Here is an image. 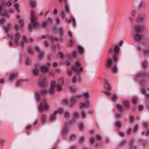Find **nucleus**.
<instances>
[{
	"instance_id": "nucleus-1",
	"label": "nucleus",
	"mask_w": 149,
	"mask_h": 149,
	"mask_svg": "<svg viewBox=\"0 0 149 149\" xmlns=\"http://www.w3.org/2000/svg\"><path fill=\"white\" fill-rule=\"evenodd\" d=\"M8 36L11 38L14 42V44L16 46L20 45L22 47L24 46V44L27 41V39L26 36H22V40L19 41L20 35L18 33H16L13 36L11 35H8Z\"/></svg>"
},
{
	"instance_id": "nucleus-2",
	"label": "nucleus",
	"mask_w": 149,
	"mask_h": 149,
	"mask_svg": "<svg viewBox=\"0 0 149 149\" xmlns=\"http://www.w3.org/2000/svg\"><path fill=\"white\" fill-rule=\"evenodd\" d=\"M63 83L64 80L62 78L58 80L57 84L56 83L54 80H52L51 82L50 87L48 89V92L51 93H53L54 92L55 88H57L58 91H60L62 89V87Z\"/></svg>"
},
{
	"instance_id": "nucleus-3",
	"label": "nucleus",
	"mask_w": 149,
	"mask_h": 149,
	"mask_svg": "<svg viewBox=\"0 0 149 149\" xmlns=\"http://www.w3.org/2000/svg\"><path fill=\"white\" fill-rule=\"evenodd\" d=\"M30 24L29 25L28 28L31 30L33 28L37 27L38 26L39 24L37 22L36 17L34 15V12L32 10L30 13Z\"/></svg>"
},
{
	"instance_id": "nucleus-4",
	"label": "nucleus",
	"mask_w": 149,
	"mask_h": 149,
	"mask_svg": "<svg viewBox=\"0 0 149 149\" xmlns=\"http://www.w3.org/2000/svg\"><path fill=\"white\" fill-rule=\"evenodd\" d=\"M71 68L77 74H80L83 70L82 67L80 66V63L77 61L75 62L74 66H71Z\"/></svg>"
},
{
	"instance_id": "nucleus-5",
	"label": "nucleus",
	"mask_w": 149,
	"mask_h": 149,
	"mask_svg": "<svg viewBox=\"0 0 149 149\" xmlns=\"http://www.w3.org/2000/svg\"><path fill=\"white\" fill-rule=\"evenodd\" d=\"M63 109L62 108H59L56 110L54 111V112L51 114L49 120L50 121H52L56 117V115L58 113H61L63 111Z\"/></svg>"
},
{
	"instance_id": "nucleus-6",
	"label": "nucleus",
	"mask_w": 149,
	"mask_h": 149,
	"mask_svg": "<svg viewBox=\"0 0 149 149\" xmlns=\"http://www.w3.org/2000/svg\"><path fill=\"white\" fill-rule=\"evenodd\" d=\"M145 29V26L141 24H137L134 26V32L140 33Z\"/></svg>"
},
{
	"instance_id": "nucleus-7",
	"label": "nucleus",
	"mask_w": 149,
	"mask_h": 149,
	"mask_svg": "<svg viewBox=\"0 0 149 149\" xmlns=\"http://www.w3.org/2000/svg\"><path fill=\"white\" fill-rule=\"evenodd\" d=\"M48 107L46 102L45 100H43L39 106V109L40 111L42 112L45 110H47Z\"/></svg>"
},
{
	"instance_id": "nucleus-8",
	"label": "nucleus",
	"mask_w": 149,
	"mask_h": 149,
	"mask_svg": "<svg viewBox=\"0 0 149 149\" xmlns=\"http://www.w3.org/2000/svg\"><path fill=\"white\" fill-rule=\"evenodd\" d=\"M119 46L118 45H116L113 48L114 54L113 55V60L116 61L117 60V55L118 54Z\"/></svg>"
},
{
	"instance_id": "nucleus-9",
	"label": "nucleus",
	"mask_w": 149,
	"mask_h": 149,
	"mask_svg": "<svg viewBox=\"0 0 149 149\" xmlns=\"http://www.w3.org/2000/svg\"><path fill=\"white\" fill-rule=\"evenodd\" d=\"M134 40L137 41H140L143 38V36L140 33L135 32L134 34Z\"/></svg>"
},
{
	"instance_id": "nucleus-10",
	"label": "nucleus",
	"mask_w": 149,
	"mask_h": 149,
	"mask_svg": "<svg viewBox=\"0 0 149 149\" xmlns=\"http://www.w3.org/2000/svg\"><path fill=\"white\" fill-rule=\"evenodd\" d=\"M47 91L44 89H42L40 92H37L36 94V97L37 100L38 101L41 96H43L45 95Z\"/></svg>"
},
{
	"instance_id": "nucleus-11",
	"label": "nucleus",
	"mask_w": 149,
	"mask_h": 149,
	"mask_svg": "<svg viewBox=\"0 0 149 149\" xmlns=\"http://www.w3.org/2000/svg\"><path fill=\"white\" fill-rule=\"evenodd\" d=\"M42 39L49 38L51 42L52 43L54 42L57 41L59 40V39L57 38H55L51 36L49 37L47 35H43L41 38Z\"/></svg>"
},
{
	"instance_id": "nucleus-12",
	"label": "nucleus",
	"mask_w": 149,
	"mask_h": 149,
	"mask_svg": "<svg viewBox=\"0 0 149 149\" xmlns=\"http://www.w3.org/2000/svg\"><path fill=\"white\" fill-rule=\"evenodd\" d=\"M82 95L80 94L74 95L71 98L70 102L73 104H74L76 102L82 97Z\"/></svg>"
},
{
	"instance_id": "nucleus-13",
	"label": "nucleus",
	"mask_w": 149,
	"mask_h": 149,
	"mask_svg": "<svg viewBox=\"0 0 149 149\" xmlns=\"http://www.w3.org/2000/svg\"><path fill=\"white\" fill-rule=\"evenodd\" d=\"M143 127L146 129H147L146 132H141L142 134L145 136H147L149 135V130L148 129V123L146 122H143L142 123Z\"/></svg>"
},
{
	"instance_id": "nucleus-14",
	"label": "nucleus",
	"mask_w": 149,
	"mask_h": 149,
	"mask_svg": "<svg viewBox=\"0 0 149 149\" xmlns=\"http://www.w3.org/2000/svg\"><path fill=\"white\" fill-rule=\"evenodd\" d=\"M38 84L40 86H45L47 84V81L45 78H40L39 80Z\"/></svg>"
},
{
	"instance_id": "nucleus-15",
	"label": "nucleus",
	"mask_w": 149,
	"mask_h": 149,
	"mask_svg": "<svg viewBox=\"0 0 149 149\" xmlns=\"http://www.w3.org/2000/svg\"><path fill=\"white\" fill-rule=\"evenodd\" d=\"M40 69L43 72H49L50 74H52V72L49 71V68L46 66L41 65L40 67Z\"/></svg>"
},
{
	"instance_id": "nucleus-16",
	"label": "nucleus",
	"mask_w": 149,
	"mask_h": 149,
	"mask_svg": "<svg viewBox=\"0 0 149 149\" xmlns=\"http://www.w3.org/2000/svg\"><path fill=\"white\" fill-rule=\"evenodd\" d=\"M145 18L144 14H140L138 15L136 19L137 22H142L144 21Z\"/></svg>"
},
{
	"instance_id": "nucleus-17",
	"label": "nucleus",
	"mask_w": 149,
	"mask_h": 149,
	"mask_svg": "<svg viewBox=\"0 0 149 149\" xmlns=\"http://www.w3.org/2000/svg\"><path fill=\"white\" fill-rule=\"evenodd\" d=\"M104 88L110 91L111 90L110 84L107 80H104Z\"/></svg>"
},
{
	"instance_id": "nucleus-18",
	"label": "nucleus",
	"mask_w": 149,
	"mask_h": 149,
	"mask_svg": "<svg viewBox=\"0 0 149 149\" xmlns=\"http://www.w3.org/2000/svg\"><path fill=\"white\" fill-rule=\"evenodd\" d=\"M112 60L110 58H108L106 61V63L105 65L106 67L107 68H110L112 65Z\"/></svg>"
},
{
	"instance_id": "nucleus-19",
	"label": "nucleus",
	"mask_w": 149,
	"mask_h": 149,
	"mask_svg": "<svg viewBox=\"0 0 149 149\" xmlns=\"http://www.w3.org/2000/svg\"><path fill=\"white\" fill-rule=\"evenodd\" d=\"M89 102L88 101H86L84 103H82L80 104L79 108H88L89 107Z\"/></svg>"
},
{
	"instance_id": "nucleus-20",
	"label": "nucleus",
	"mask_w": 149,
	"mask_h": 149,
	"mask_svg": "<svg viewBox=\"0 0 149 149\" xmlns=\"http://www.w3.org/2000/svg\"><path fill=\"white\" fill-rule=\"evenodd\" d=\"M17 77V74L14 73H11L9 75L8 79L10 81H12L14 79L16 78Z\"/></svg>"
},
{
	"instance_id": "nucleus-21",
	"label": "nucleus",
	"mask_w": 149,
	"mask_h": 149,
	"mask_svg": "<svg viewBox=\"0 0 149 149\" xmlns=\"http://www.w3.org/2000/svg\"><path fill=\"white\" fill-rule=\"evenodd\" d=\"M11 25L10 23H8L7 25L5 26L4 27V30L5 32L7 33H8V31L11 28Z\"/></svg>"
},
{
	"instance_id": "nucleus-22",
	"label": "nucleus",
	"mask_w": 149,
	"mask_h": 149,
	"mask_svg": "<svg viewBox=\"0 0 149 149\" xmlns=\"http://www.w3.org/2000/svg\"><path fill=\"white\" fill-rule=\"evenodd\" d=\"M67 126V124L64 123L62 132V134L63 135H65L68 133V130Z\"/></svg>"
},
{
	"instance_id": "nucleus-23",
	"label": "nucleus",
	"mask_w": 149,
	"mask_h": 149,
	"mask_svg": "<svg viewBox=\"0 0 149 149\" xmlns=\"http://www.w3.org/2000/svg\"><path fill=\"white\" fill-rule=\"evenodd\" d=\"M32 73L34 76H37L39 73V70L38 68H33L32 70Z\"/></svg>"
},
{
	"instance_id": "nucleus-24",
	"label": "nucleus",
	"mask_w": 149,
	"mask_h": 149,
	"mask_svg": "<svg viewBox=\"0 0 149 149\" xmlns=\"http://www.w3.org/2000/svg\"><path fill=\"white\" fill-rule=\"evenodd\" d=\"M47 120V116L46 114H43L41 116V120L42 123L44 122Z\"/></svg>"
},
{
	"instance_id": "nucleus-25",
	"label": "nucleus",
	"mask_w": 149,
	"mask_h": 149,
	"mask_svg": "<svg viewBox=\"0 0 149 149\" xmlns=\"http://www.w3.org/2000/svg\"><path fill=\"white\" fill-rule=\"evenodd\" d=\"M146 73L145 72L140 73L138 75V77L139 78H144L146 75Z\"/></svg>"
},
{
	"instance_id": "nucleus-26",
	"label": "nucleus",
	"mask_w": 149,
	"mask_h": 149,
	"mask_svg": "<svg viewBox=\"0 0 149 149\" xmlns=\"http://www.w3.org/2000/svg\"><path fill=\"white\" fill-rule=\"evenodd\" d=\"M38 56L39 58L41 59L44 57L45 53L41 51H39L38 52Z\"/></svg>"
},
{
	"instance_id": "nucleus-27",
	"label": "nucleus",
	"mask_w": 149,
	"mask_h": 149,
	"mask_svg": "<svg viewBox=\"0 0 149 149\" xmlns=\"http://www.w3.org/2000/svg\"><path fill=\"white\" fill-rule=\"evenodd\" d=\"M82 96L85 99L87 100L89 98V95L88 92H86L83 93Z\"/></svg>"
},
{
	"instance_id": "nucleus-28",
	"label": "nucleus",
	"mask_w": 149,
	"mask_h": 149,
	"mask_svg": "<svg viewBox=\"0 0 149 149\" xmlns=\"http://www.w3.org/2000/svg\"><path fill=\"white\" fill-rule=\"evenodd\" d=\"M36 4V3L35 1L31 0L30 1V5L32 8L35 7Z\"/></svg>"
},
{
	"instance_id": "nucleus-29",
	"label": "nucleus",
	"mask_w": 149,
	"mask_h": 149,
	"mask_svg": "<svg viewBox=\"0 0 149 149\" xmlns=\"http://www.w3.org/2000/svg\"><path fill=\"white\" fill-rule=\"evenodd\" d=\"M137 13V12L136 10L133 9L131 11L130 14L132 16L135 17Z\"/></svg>"
},
{
	"instance_id": "nucleus-30",
	"label": "nucleus",
	"mask_w": 149,
	"mask_h": 149,
	"mask_svg": "<svg viewBox=\"0 0 149 149\" xmlns=\"http://www.w3.org/2000/svg\"><path fill=\"white\" fill-rule=\"evenodd\" d=\"M111 99L113 102H115L117 100V97L116 94L113 93L111 96Z\"/></svg>"
},
{
	"instance_id": "nucleus-31",
	"label": "nucleus",
	"mask_w": 149,
	"mask_h": 149,
	"mask_svg": "<svg viewBox=\"0 0 149 149\" xmlns=\"http://www.w3.org/2000/svg\"><path fill=\"white\" fill-rule=\"evenodd\" d=\"M13 7L15 9L16 11L17 12L19 11V4L15 3L13 5Z\"/></svg>"
},
{
	"instance_id": "nucleus-32",
	"label": "nucleus",
	"mask_w": 149,
	"mask_h": 149,
	"mask_svg": "<svg viewBox=\"0 0 149 149\" xmlns=\"http://www.w3.org/2000/svg\"><path fill=\"white\" fill-rule=\"evenodd\" d=\"M63 116L66 118H68L70 116V113L68 111H65L63 113Z\"/></svg>"
},
{
	"instance_id": "nucleus-33",
	"label": "nucleus",
	"mask_w": 149,
	"mask_h": 149,
	"mask_svg": "<svg viewBox=\"0 0 149 149\" xmlns=\"http://www.w3.org/2000/svg\"><path fill=\"white\" fill-rule=\"evenodd\" d=\"M95 138L93 137H91L89 138V142L91 145H93L95 142Z\"/></svg>"
},
{
	"instance_id": "nucleus-34",
	"label": "nucleus",
	"mask_w": 149,
	"mask_h": 149,
	"mask_svg": "<svg viewBox=\"0 0 149 149\" xmlns=\"http://www.w3.org/2000/svg\"><path fill=\"white\" fill-rule=\"evenodd\" d=\"M75 122V120L73 119V120H71L68 121V123H66L67 124V126L68 125H71L74 124Z\"/></svg>"
},
{
	"instance_id": "nucleus-35",
	"label": "nucleus",
	"mask_w": 149,
	"mask_h": 149,
	"mask_svg": "<svg viewBox=\"0 0 149 149\" xmlns=\"http://www.w3.org/2000/svg\"><path fill=\"white\" fill-rule=\"evenodd\" d=\"M72 116L73 118H77L79 116V114L78 112L74 111L73 113Z\"/></svg>"
},
{
	"instance_id": "nucleus-36",
	"label": "nucleus",
	"mask_w": 149,
	"mask_h": 149,
	"mask_svg": "<svg viewBox=\"0 0 149 149\" xmlns=\"http://www.w3.org/2000/svg\"><path fill=\"white\" fill-rule=\"evenodd\" d=\"M76 138V136L75 134H72L69 136V139L70 140H73L75 139Z\"/></svg>"
},
{
	"instance_id": "nucleus-37",
	"label": "nucleus",
	"mask_w": 149,
	"mask_h": 149,
	"mask_svg": "<svg viewBox=\"0 0 149 149\" xmlns=\"http://www.w3.org/2000/svg\"><path fill=\"white\" fill-rule=\"evenodd\" d=\"M12 5V3L10 1H6L4 3V6L7 7H9Z\"/></svg>"
},
{
	"instance_id": "nucleus-38",
	"label": "nucleus",
	"mask_w": 149,
	"mask_h": 149,
	"mask_svg": "<svg viewBox=\"0 0 149 149\" xmlns=\"http://www.w3.org/2000/svg\"><path fill=\"white\" fill-rule=\"evenodd\" d=\"M116 107L117 109L118 110L121 111L123 110V106L120 105V104H117Z\"/></svg>"
},
{
	"instance_id": "nucleus-39",
	"label": "nucleus",
	"mask_w": 149,
	"mask_h": 149,
	"mask_svg": "<svg viewBox=\"0 0 149 149\" xmlns=\"http://www.w3.org/2000/svg\"><path fill=\"white\" fill-rule=\"evenodd\" d=\"M138 126L137 125H136L134 126V127L133 128V130H132V132L133 133L136 132H137V131L138 129Z\"/></svg>"
},
{
	"instance_id": "nucleus-40",
	"label": "nucleus",
	"mask_w": 149,
	"mask_h": 149,
	"mask_svg": "<svg viewBox=\"0 0 149 149\" xmlns=\"http://www.w3.org/2000/svg\"><path fill=\"white\" fill-rule=\"evenodd\" d=\"M115 125L118 128H120L122 126L121 123L118 121H117L115 123Z\"/></svg>"
},
{
	"instance_id": "nucleus-41",
	"label": "nucleus",
	"mask_w": 149,
	"mask_h": 149,
	"mask_svg": "<svg viewBox=\"0 0 149 149\" xmlns=\"http://www.w3.org/2000/svg\"><path fill=\"white\" fill-rule=\"evenodd\" d=\"M123 104L127 108H128L129 103L128 102L126 101H124L123 102Z\"/></svg>"
},
{
	"instance_id": "nucleus-42",
	"label": "nucleus",
	"mask_w": 149,
	"mask_h": 149,
	"mask_svg": "<svg viewBox=\"0 0 149 149\" xmlns=\"http://www.w3.org/2000/svg\"><path fill=\"white\" fill-rule=\"evenodd\" d=\"M86 113L84 110L81 111V116L84 119L86 117Z\"/></svg>"
},
{
	"instance_id": "nucleus-43",
	"label": "nucleus",
	"mask_w": 149,
	"mask_h": 149,
	"mask_svg": "<svg viewBox=\"0 0 149 149\" xmlns=\"http://www.w3.org/2000/svg\"><path fill=\"white\" fill-rule=\"evenodd\" d=\"M132 104L134 105H136V104L137 99L136 98H133L132 99Z\"/></svg>"
},
{
	"instance_id": "nucleus-44",
	"label": "nucleus",
	"mask_w": 149,
	"mask_h": 149,
	"mask_svg": "<svg viewBox=\"0 0 149 149\" xmlns=\"http://www.w3.org/2000/svg\"><path fill=\"white\" fill-rule=\"evenodd\" d=\"M149 53V50L147 49H145L143 50V54L145 56H147Z\"/></svg>"
},
{
	"instance_id": "nucleus-45",
	"label": "nucleus",
	"mask_w": 149,
	"mask_h": 149,
	"mask_svg": "<svg viewBox=\"0 0 149 149\" xmlns=\"http://www.w3.org/2000/svg\"><path fill=\"white\" fill-rule=\"evenodd\" d=\"M85 138L84 136H81L79 139V143H82L84 140Z\"/></svg>"
},
{
	"instance_id": "nucleus-46",
	"label": "nucleus",
	"mask_w": 149,
	"mask_h": 149,
	"mask_svg": "<svg viewBox=\"0 0 149 149\" xmlns=\"http://www.w3.org/2000/svg\"><path fill=\"white\" fill-rule=\"evenodd\" d=\"M117 70V68L115 66H113L111 69V71L113 73H115Z\"/></svg>"
},
{
	"instance_id": "nucleus-47",
	"label": "nucleus",
	"mask_w": 149,
	"mask_h": 149,
	"mask_svg": "<svg viewBox=\"0 0 149 149\" xmlns=\"http://www.w3.org/2000/svg\"><path fill=\"white\" fill-rule=\"evenodd\" d=\"M126 142V141L125 140H123L121 141L119 144V146H121L123 145H124L125 143Z\"/></svg>"
},
{
	"instance_id": "nucleus-48",
	"label": "nucleus",
	"mask_w": 149,
	"mask_h": 149,
	"mask_svg": "<svg viewBox=\"0 0 149 149\" xmlns=\"http://www.w3.org/2000/svg\"><path fill=\"white\" fill-rule=\"evenodd\" d=\"M77 47L78 50H79V53L80 54H81L83 51V48L80 46H77Z\"/></svg>"
},
{
	"instance_id": "nucleus-49",
	"label": "nucleus",
	"mask_w": 149,
	"mask_h": 149,
	"mask_svg": "<svg viewBox=\"0 0 149 149\" xmlns=\"http://www.w3.org/2000/svg\"><path fill=\"white\" fill-rule=\"evenodd\" d=\"M28 53L29 54H33V52L31 47H29L27 50Z\"/></svg>"
},
{
	"instance_id": "nucleus-50",
	"label": "nucleus",
	"mask_w": 149,
	"mask_h": 149,
	"mask_svg": "<svg viewBox=\"0 0 149 149\" xmlns=\"http://www.w3.org/2000/svg\"><path fill=\"white\" fill-rule=\"evenodd\" d=\"M95 137L97 140L100 141L102 137L101 136L98 134H96Z\"/></svg>"
},
{
	"instance_id": "nucleus-51",
	"label": "nucleus",
	"mask_w": 149,
	"mask_h": 149,
	"mask_svg": "<svg viewBox=\"0 0 149 149\" xmlns=\"http://www.w3.org/2000/svg\"><path fill=\"white\" fill-rule=\"evenodd\" d=\"M77 81V78L75 76L73 77L72 79V82L73 83H75Z\"/></svg>"
},
{
	"instance_id": "nucleus-52",
	"label": "nucleus",
	"mask_w": 149,
	"mask_h": 149,
	"mask_svg": "<svg viewBox=\"0 0 149 149\" xmlns=\"http://www.w3.org/2000/svg\"><path fill=\"white\" fill-rule=\"evenodd\" d=\"M65 10L66 11V12L68 13H69V8L68 7V6L67 5L66 3H65Z\"/></svg>"
},
{
	"instance_id": "nucleus-53",
	"label": "nucleus",
	"mask_w": 149,
	"mask_h": 149,
	"mask_svg": "<svg viewBox=\"0 0 149 149\" xmlns=\"http://www.w3.org/2000/svg\"><path fill=\"white\" fill-rule=\"evenodd\" d=\"M43 45L45 47H48L49 46V45L48 42L46 40H44L43 42Z\"/></svg>"
},
{
	"instance_id": "nucleus-54",
	"label": "nucleus",
	"mask_w": 149,
	"mask_h": 149,
	"mask_svg": "<svg viewBox=\"0 0 149 149\" xmlns=\"http://www.w3.org/2000/svg\"><path fill=\"white\" fill-rule=\"evenodd\" d=\"M14 26H15V30L16 31H18L19 30V29H20V27H19V26L17 24H15V25Z\"/></svg>"
},
{
	"instance_id": "nucleus-55",
	"label": "nucleus",
	"mask_w": 149,
	"mask_h": 149,
	"mask_svg": "<svg viewBox=\"0 0 149 149\" xmlns=\"http://www.w3.org/2000/svg\"><path fill=\"white\" fill-rule=\"evenodd\" d=\"M134 120V116L132 115H131L130 116L129 119V122L130 123H132Z\"/></svg>"
},
{
	"instance_id": "nucleus-56",
	"label": "nucleus",
	"mask_w": 149,
	"mask_h": 149,
	"mask_svg": "<svg viewBox=\"0 0 149 149\" xmlns=\"http://www.w3.org/2000/svg\"><path fill=\"white\" fill-rule=\"evenodd\" d=\"M19 23L21 27H22L24 26V22L21 19H19Z\"/></svg>"
},
{
	"instance_id": "nucleus-57",
	"label": "nucleus",
	"mask_w": 149,
	"mask_h": 149,
	"mask_svg": "<svg viewBox=\"0 0 149 149\" xmlns=\"http://www.w3.org/2000/svg\"><path fill=\"white\" fill-rule=\"evenodd\" d=\"M77 54V52L76 51H73L72 52V56L74 58H75Z\"/></svg>"
},
{
	"instance_id": "nucleus-58",
	"label": "nucleus",
	"mask_w": 149,
	"mask_h": 149,
	"mask_svg": "<svg viewBox=\"0 0 149 149\" xmlns=\"http://www.w3.org/2000/svg\"><path fill=\"white\" fill-rule=\"evenodd\" d=\"M34 49H35V50H36V51L37 52H39L41 51L40 50V48H39V47L37 45H35V46Z\"/></svg>"
},
{
	"instance_id": "nucleus-59",
	"label": "nucleus",
	"mask_w": 149,
	"mask_h": 149,
	"mask_svg": "<svg viewBox=\"0 0 149 149\" xmlns=\"http://www.w3.org/2000/svg\"><path fill=\"white\" fill-rule=\"evenodd\" d=\"M58 32L60 36L61 37L63 36V34L62 29L60 28H59L58 29Z\"/></svg>"
},
{
	"instance_id": "nucleus-60",
	"label": "nucleus",
	"mask_w": 149,
	"mask_h": 149,
	"mask_svg": "<svg viewBox=\"0 0 149 149\" xmlns=\"http://www.w3.org/2000/svg\"><path fill=\"white\" fill-rule=\"evenodd\" d=\"M147 63L146 62H143L142 63V66L143 68H145L147 67Z\"/></svg>"
},
{
	"instance_id": "nucleus-61",
	"label": "nucleus",
	"mask_w": 149,
	"mask_h": 149,
	"mask_svg": "<svg viewBox=\"0 0 149 149\" xmlns=\"http://www.w3.org/2000/svg\"><path fill=\"white\" fill-rule=\"evenodd\" d=\"M79 130H81L83 129V127L82 126V124L81 123H79Z\"/></svg>"
},
{
	"instance_id": "nucleus-62",
	"label": "nucleus",
	"mask_w": 149,
	"mask_h": 149,
	"mask_svg": "<svg viewBox=\"0 0 149 149\" xmlns=\"http://www.w3.org/2000/svg\"><path fill=\"white\" fill-rule=\"evenodd\" d=\"M67 73L68 76H71L72 74V70L69 69H68L67 71Z\"/></svg>"
},
{
	"instance_id": "nucleus-63",
	"label": "nucleus",
	"mask_w": 149,
	"mask_h": 149,
	"mask_svg": "<svg viewBox=\"0 0 149 149\" xmlns=\"http://www.w3.org/2000/svg\"><path fill=\"white\" fill-rule=\"evenodd\" d=\"M58 54H59V57L60 58H63V54L62 52H59Z\"/></svg>"
},
{
	"instance_id": "nucleus-64",
	"label": "nucleus",
	"mask_w": 149,
	"mask_h": 149,
	"mask_svg": "<svg viewBox=\"0 0 149 149\" xmlns=\"http://www.w3.org/2000/svg\"><path fill=\"white\" fill-rule=\"evenodd\" d=\"M145 98L146 100H149V95L148 94H146L145 95Z\"/></svg>"
}]
</instances>
